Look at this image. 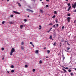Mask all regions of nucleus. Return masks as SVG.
Wrapping results in <instances>:
<instances>
[{"label": "nucleus", "mask_w": 76, "mask_h": 76, "mask_svg": "<svg viewBox=\"0 0 76 76\" xmlns=\"http://www.w3.org/2000/svg\"><path fill=\"white\" fill-rule=\"evenodd\" d=\"M41 29V27H40V28H39V29Z\"/></svg>", "instance_id": "46"}, {"label": "nucleus", "mask_w": 76, "mask_h": 76, "mask_svg": "<svg viewBox=\"0 0 76 76\" xmlns=\"http://www.w3.org/2000/svg\"><path fill=\"white\" fill-rule=\"evenodd\" d=\"M7 73H9V72L7 71Z\"/></svg>", "instance_id": "57"}, {"label": "nucleus", "mask_w": 76, "mask_h": 76, "mask_svg": "<svg viewBox=\"0 0 76 76\" xmlns=\"http://www.w3.org/2000/svg\"><path fill=\"white\" fill-rule=\"evenodd\" d=\"M56 24H55L53 26V28H56V26L55 25Z\"/></svg>", "instance_id": "34"}, {"label": "nucleus", "mask_w": 76, "mask_h": 76, "mask_svg": "<svg viewBox=\"0 0 76 76\" xmlns=\"http://www.w3.org/2000/svg\"><path fill=\"white\" fill-rule=\"evenodd\" d=\"M56 23H57V22H58V21H57V20H56Z\"/></svg>", "instance_id": "48"}, {"label": "nucleus", "mask_w": 76, "mask_h": 76, "mask_svg": "<svg viewBox=\"0 0 76 76\" xmlns=\"http://www.w3.org/2000/svg\"><path fill=\"white\" fill-rule=\"evenodd\" d=\"M64 26H63L62 27V29H64Z\"/></svg>", "instance_id": "42"}, {"label": "nucleus", "mask_w": 76, "mask_h": 76, "mask_svg": "<svg viewBox=\"0 0 76 76\" xmlns=\"http://www.w3.org/2000/svg\"><path fill=\"white\" fill-rule=\"evenodd\" d=\"M40 0V1H42V0Z\"/></svg>", "instance_id": "60"}, {"label": "nucleus", "mask_w": 76, "mask_h": 76, "mask_svg": "<svg viewBox=\"0 0 76 76\" xmlns=\"http://www.w3.org/2000/svg\"><path fill=\"white\" fill-rule=\"evenodd\" d=\"M68 72H71V70L70 69H69L68 70Z\"/></svg>", "instance_id": "36"}, {"label": "nucleus", "mask_w": 76, "mask_h": 76, "mask_svg": "<svg viewBox=\"0 0 76 76\" xmlns=\"http://www.w3.org/2000/svg\"><path fill=\"white\" fill-rule=\"evenodd\" d=\"M73 12H76V9Z\"/></svg>", "instance_id": "37"}, {"label": "nucleus", "mask_w": 76, "mask_h": 76, "mask_svg": "<svg viewBox=\"0 0 76 76\" xmlns=\"http://www.w3.org/2000/svg\"><path fill=\"white\" fill-rule=\"evenodd\" d=\"M72 7L74 9L76 8V2H75L74 4H72Z\"/></svg>", "instance_id": "2"}, {"label": "nucleus", "mask_w": 76, "mask_h": 76, "mask_svg": "<svg viewBox=\"0 0 76 76\" xmlns=\"http://www.w3.org/2000/svg\"><path fill=\"white\" fill-rule=\"evenodd\" d=\"M50 39H52V36H50Z\"/></svg>", "instance_id": "20"}, {"label": "nucleus", "mask_w": 76, "mask_h": 76, "mask_svg": "<svg viewBox=\"0 0 76 76\" xmlns=\"http://www.w3.org/2000/svg\"><path fill=\"white\" fill-rule=\"evenodd\" d=\"M52 28H50V29L49 30V31H50L52 29Z\"/></svg>", "instance_id": "41"}, {"label": "nucleus", "mask_w": 76, "mask_h": 76, "mask_svg": "<svg viewBox=\"0 0 76 76\" xmlns=\"http://www.w3.org/2000/svg\"><path fill=\"white\" fill-rule=\"evenodd\" d=\"M70 14L69 13L67 15V16H70Z\"/></svg>", "instance_id": "21"}, {"label": "nucleus", "mask_w": 76, "mask_h": 76, "mask_svg": "<svg viewBox=\"0 0 76 76\" xmlns=\"http://www.w3.org/2000/svg\"><path fill=\"white\" fill-rule=\"evenodd\" d=\"M49 25H53V24L52 23H50L49 24Z\"/></svg>", "instance_id": "31"}, {"label": "nucleus", "mask_w": 76, "mask_h": 76, "mask_svg": "<svg viewBox=\"0 0 76 76\" xmlns=\"http://www.w3.org/2000/svg\"><path fill=\"white\" fill-rule=\"evenodd\" d=\"M54 14H56V15H57V11H55L54 12Z\"/></svg>", "instance_id": "16"}, {"label": "nucleus", "mask_w": 76, "mask_h": 76, "mask_svg": "<svg viewBox=\"0 0 76 76\" xmlns=\"http://www.w3.org/2000/svg\"><path fill=\"white\" fill-rule=\"evenodd\" d=\"M64 39H63L61 41L62 42H64Z\"/></svg>", "instance_id": "25"}, {"label": "nucleus", "mask_w": 76, "mask_h": 76, "mask_svg": "<svg viewBox=\"0 0 76 76\" xmlns=\"http://www.w3.org/2000/svg\"><path fill=\"white\" fill-rule=\"evenodd\" d=\"M68 6H70V4L69 3L68 4Z\"/></svg>", "instance_id": "33"}, {"label": "nucleus", "mask_w": 76, "mask_h": 76, "mask_svg": "<svg viewBox=\"0 0 76 76\" xmlns=\"http://www.w3.org/2000/svg\"><path fill=\"white\" fill-rule=\"evenodd\" d=\"M25 67L26 68V67H28V65H26L25 66Z\"/></svg>", "instance_id": "27"}, {"label": "nucleus", "mask_w": 76, "mask_h": 76, "mask_svg": "<svg viewBox=\"0 0 76 76\" xmlns=\"http://www.w3.org/2000/svg\"><path fill=\"white\" fill-rule=\"evenodd\" d=\"M46 7H48V5H46Z\"/></svg>", "instance_id": "38"}, {"label": "nucleus", "mask_w": 76, "mask_h": 76, "mask_svg": "<svg viewBox=\"0 0 76 76\" xmlns=\"http://www.w3.org/2000/svg\"><path fill=\"white\" fill-rule=\"evenodd\" d=\"M11 72V73H13V72H14V70H13V69L12 70Z\"/></svg>", "instance_id": "17"}, {"label": "nucleus", "mask_w": 76, "mask_h": 76, "mask_svg": "<svg viewBox=\"0 0 76 76\" xmlns=\"http://www.w3.org/2000/svg\"><path fill=\"white\" fill-rule=\"evenodd\" d=\"M11 67L12 68H14V66L13 65H11Z\"/></svg>", "instance_id": "24"}, {"label": "nucleus", "mask_w": 76, "mask_h": 76, "mask_svg": "<svg viewBox=\"0 0 76 76\" xmlns=\"http://www.w3.org/2000/svg\"><path fill=\"white\" fill-rule=\"evenodd\" d=\"M21 44L22 45H23V44H24V42H22L21 43Z\"/></svg>", "instance_id": "19"}, {"label": "nucleus", "mask_w": 76, "mask_h": 76, "mask_svg": "<svg viewBox=\"0 0 76 76\" xmlns=\"http://www.w3.org/2000/svg\"><path fill=\"white\" fill-rule=\"evenodd\" d=\"M40 12H41V13H43V11L42 10H40Z\"/></svg>", "instance_id": "18"}, {"label": "nucleus", "mask_w": 76, "mask_h": 76, "mask_svg": "<svg viewBox=\"0 0 76 76\" xmlns=\"http://www.w3.org/2000/svg\"><path fill=\"white\" fill-rule=\"evenodd\" d=\"M76 20H75L74 21V23H75L76 22Z\"/></svg>", "instance_id": "53"}, {"label": "nucleus", "mask_w": 76, "mask_h": 76, "mask_svg": "<svg viewBox=\"0 0 76 76\" xmlns=\"http://www.w3.org/2000/svg\"><path fill=\"white\" fill-rule=\"evenodd\" d=\"M63 67L64 68V69H66L67 70L69 69V68H68L67 67H64V66H63Z\"/></svg>", "instance_id": "12"}, {"label": "nucleus", "mask_w": 76, "mask_h": 76, "mask_svg": "<svg viewBox=\"0 0 76 76\" xmlns=\"http://www.w3.org/2000/svg\"><path fill=\"white\" fill-rule=\"evenodd\" d=\"M56 42H55L53 44V45L54 46H55V45H56Z\"/></svg>", "instance_id": "29"}, {"label": "nucleus", "mask_w": 76, "mask_h": 76, "mask_svg": "<svg viewBox=\"0 0 76 76\" xmlns=\"http://www.w3.org/2000/svg\"><path fill=\"white\" fill-rule=\"evenodd\" d=\"M39 16H40V15H39Z\"/></svg>", "instance_id": "63"}, {"label": "nucleus", "mask_w": 76, "mask_h": 76, "mask_svg": "<svg viewBox=\"0 0 76 76\" xmlns=\"http://www.w3.org/2000/svg\"><path fill=\"white\" fill-rule=\"evenodd\" d=\"M56 18V15H54L52 17V18Z\"/></svg>", "instance_id": "26"}, {"label": "nucleus", "mask_w": 76, "mask_h": 76, "mask_svg": "<svg viewBox=\"0 0 76 76\" xmlns=\"http://www.w3.org/2000/svg\"><path fill=\"white\" fill-rule=\"evenodd\" d=\"M4 23H5V21H2V24H4Z\"/></svg>", "instance_id": "22"}, {"label": "nucleus", "mask_w": 76, "mask_h": 76, "mask_svg": "<svg viewBox=\"0 0 76 76\" xmlns=\"http://www.w3.org/2000/svg\"><path fill=\"white\" fill-rule=\"evenodd\" d=\"M21 50H24V48L23 47V46H21Z\"/></svg>", "instance_id": "13"}, {"label": "nucleus", "mask_w": 76, "mask_h": 76, "mask_svg": "<svg viewBox=\"0 0 76 76\" xmlns=\"http://www.w3.org/2000/svg\"><path fill=\"white\" fill-rule=\"evenodd\" d=\"M15 50L14 49V48H12V50L11 51L10 55V56H12L13 54V53H14V52H15Z\"/></svg>", "instance_id": "1"}, {"label": "nucleus", "mask_w": 76, "mask_h": 76, "mask_svg": "<svg viewBox=\"0 0 76 76\" xmlns=\"http://www.w3.org/2000/svg\"><path fill=\"white\" fill-rule=\"evenodd\" d=\"M20 27L21 29H22L23 28V26L21 25L20 26Z\"/></svg>", "instance_id": "11"}, {"label": "nucleus", "mask_w": 76, "mask_h": 76, "mask_svg": "<svg viewBox=\"0 0 76 76\" xmlns=\"http://www.w3.org/2000/svg\"><path fill=\"white\" fill-rule=\"evenodd\" d=\"M63 70L65 72V73H67V71H66V70H65L64 69H63Z\"/></svg>", "instance_id": "14"}, {"label": "nucleus", "mask_w": 76, "mask_h": 76, "mask_svg": "<svg viewBox=\"0 0 76 76\" xmlns=\"http://www.w3.org/2000/svg\"><path fill=\"white\" fill-rule=\"evenodd\" d=\"M2 60H4V57H3V58H2Z\"/></svg>", "instance_id": "49"}, {"label": "nucleus", "mask_w": 76, "mask_h": 76, "mask_svg": "<svg viewBox=\"0 0 76 76\" xmlns=\"http://www.w3.org/2000/svg\"><path fill=\"white\" fill-rule=\"evenodd\" d=\"M65 42H66V41H65Z\"/></svg>", "instance_id": "64"}, {"label": "nucleus", "mask_w": 76, "mask_h": 76, "mask_svg": "<svg viewBox=\"0 0 76 76\" xmlns=\"http://www.w3.org/2000/svg\"><path fill=\"white\" fill-rule=\"evenodd\" d=\"M39 53V52H38V50H36L35 53Z\"/></svg>", "instance_id": "15"}, {"label": "nucleus", "mask_w": 76, "mask_h": 76, "mask_svg": "<svg viewBox=\"0 0 76 76\" xmlns=\"http://www.w3.org/2000/svg\"><path fill=\"white\" fill-rule=\"evenodd\" d=\"M24 22H26L27 21V20L26 19H24Z\"/></svg>", "instance_id": "30"}, {"label": "nucleus", "mask_w": 76, "mask_h": 76, "mask_svg": "<svg viewBox=\"0 0 76 76\" xmlns=\"http://www.w3.org/2000/svg\"><path fill=\"white\" fill-rule=\"evenodd\" d=\"M71 9V6H70V7H69L67 11H69L70 10V9Z\"/></svg>", "instance_id": "10"}, {"label": "nucleus", "mask_w": 76, "mask_h": 76, "mask_svg": "<svg viewBox=\"0 0 76 76\" xmlns=\"http://www.w3.org/2000/svg\"><path fill=\"white\" fill-rule=\"evenodd\" d=\"M62 57H63V61H64V59H65V57H64V55L63 54L62 55Z\"/></svg>", "instance_id": "6"}, {"label": "nucleus", "mask_w": 76, "mask_h": 76, "mask_svg": "<svg viewBox=\"0 0 76 76\" xmlns=\"http://www.w3.org/2000/svg\"><path fill=\"white\" fill-rule=\"evenodd\" d=\"M58 24H56V26H57V27H58Z\"/></svg>", "instance_id": "45"}, {"label": "nucleus", "mask_w": 76, "mask_h": 76, "mask_svg": "<svg viewBox=\"0 0 76 76\" xmlns=\"http://www.w3.org/2000/svg\"><path fill=\"white\" fill-rule=\"evenodd\" d=\"M70 74L71 76H73V73H71Z\"/></svg>", "instance_id": "40"}, {"label": "nucleus", "mask_w": 76, "mask_h": 76, "mask_svg": "<svg viewBox=\"0 0 76 76\" xmlns=\"http://www.w3.org/2000/svg\"><path fill=\"white\" fill-rule=\"evenodd\" d=\"M66 1H68V0H66Z\"/></svg>", "instance_id": "61"}, {"label": "nucleus", "mask_w": 76, "mask_h": 76, "mask_svg": "<svg viewBox=\"0 0 76 76\" xmlns=\"http://www.w3.org/2000/svg\"><path fill=\"white\" fill-rule=\"evenodd\" d=\"M46 1H49V0H46Z\"/></svg>", "instance_id": "50"}, {"label": "nucleus", "mask_w": 76, "mask_h": 76, "mask_svg": "<svg viewBox=\"0 0 76 76\" xmlns=\"http://www.w3.org/2000/svg\"><path fill=\"white\" fill-rule=\"evenodd\" d=\"M1 50H2V51H3V50H4V48H1Z\"/></svg>", "instance_id": "35"}, {"label": "nucleus", "mask_w": 76, "mask_h": 76, "mask_svg": "<svg viewBox=\"0 0 76 76\" xmlns=\"http://www.w3.org/2000/svg\"><path fill=\"white\" fill-rule=\"evenodd\" d=\"M75 70H76V68L75 69Z\"/></svg>", "instance_id": "59"}, {"label": "nucleus", "mask_w": 76, "mask_h": 76, "mask_svg": "<svg viewBox=\"0 0 76 76\" xmlns=\"http://www.w3.org/2000/svg\"><path fill=\"white\" fill-rule=\"evenodd\" d=\"M39 63H42V61L41 60H40L39 61Z\"/></svg>", "instance_id": "32"}, {"label": "nucleus", "mask_w": 76, "mask_h": 76, "mask_svg": "<svg viewBox=\"0 0 76 76\" xmlns=\"http://www.w3.org/2000/svg\"><path fill=\"white\" fill-rule=\"evenodd\" d=\"M67 45H70V44H69V43H68V42H67Z\"/></svg>", "instance_id": "43"}, {"label": "nucleus", "mask_w": 76, "mask_h": 76, "mask_svg": "<svg viewBox=\"0 0 76 76\" xmlns=\"http://www.w3.org/2000/svg\"><path fill=\"white\" fill-rule=\"evenodd\" d=\"M39 27L40 28H41V25L39 26Z\"/></svg>", "instance_id": "47"}, {"label": "nucleus", "mask_w": 76, "mask_h": 76, "mask_svg": "<svg viewBox=\"0 0 76 76\" xmlns=\"http://www.w3.org/2000/svg\"><path fill=\"white\" fill-rule=\"evenodd\" d=\"M67 50H70V48H68L67 49Z\"/></svg>", "instance_id": "39"}, {"label": "nucleus", "mask_w": 76, "mask_h": 76, "mask_svg": "<svg viewBox=\"0 0 76 76\" xmlns=\"http://www.w3.org/2000/svg\"><path fill=\"white\" fill-rule=\"evenodd\" d=\"M71 19V18L70 17H69L67 18V20L68 21L69 23H70V19Z\"/></svg>", "instance_id": "3"}, {"label": "nucleus", "mask_w": 76, "mask_h": 76, "mask_svg": "<svg viewBox=\"0 0 76 76\" xmlns=\"http://www.w3.org/2000/svg\"><path fill=\"white\" fill-rule=\"evenodd\" d=\"M46 58H48V56H46Z\"/></svg>", "instance_id": "58"}, {"label": "nucleus", "mask_w": 76, "mask_h": 76, "mask_svg": "<svg viewBox=\"0 0 76 76\" xmlns=\"http://www.w3.org/2000/svg\"><path fill=\"white\" fill-rule=\"evenodd\" d=\"M27 17H28V18H29V15H28V16H27Z\"/></svg>", "instance_id": "56"}, {"label": "nucleus", "mask_w": 76, "mask_h": 76, "mask_svg": "<svg viewBox=\"0 0 76 76\" xmlns=\"http://www.w3.org/2000/svg\"><path fill=\"white\" fill-rule=\"evenodd\" d=\"M44 49H46V47H45L44 48Z\"/></svg>", "instance_id": "54"}, {"label": "nucleus", "mask_w": 76, "mask_h": 76, "mask_svg": "<svg viewBox=\"0 0 76 76\" xmlns=\"http://www.w3.org/2000/svg\"><path fill=\"white\" fill-rule=\"evenodd\" d=\"M47 53L48 54H50V50H48L47 51Z\"/></svg>", "instance_id": "9"}, {"label": "nucleus", "mask_w": 76, "mask_h": 76, "mask_svg": "<svg viewBox=\"0 0 76 76\" xmlns=\"http://www.w3.org/2000/svg\"><path fill=\"white\" fill-rule=\"evenodd\" d=\"M9 23H10V24H13L14 23H13V22L12 21V22L10 21Z\"/></svg>", "instance_id": "8"}, {"label": "nucleus", "mask_w": 76, "mask_h": 76, "mask_svg": "<svg viewBox=\"0 0 76 76\" xmlns=\"http://www.w3.org/2000/svg\"><path fill=\"white\" fill-rule=\"evenodd\" d=\"M27 11H28V12H31V13H33L34 12V11L32 10H30V9H26Z\"/></svg>", "instance_id": "4"}, {"label": "nucleus", "mask_w": 76, "mask_h": 76, "mask_svg": "<svg viewBox=\"0 0 76 76\" xmlns=\"http://www.w3.org/2000/svg\"><path fill=\"white\" fill-rule=\"evenodd\" d=\"M9 1V0H7V1Z\"/></svg>", "instance_id": "55"}, {"label": "nucleus", "mask_w": 76, "mask_h": 76, "mask_svg": "<svg viewBox=\"0 0 76 76\" xmlns=\"http://www.w3.org/2000/svg\"><path fill=\"white\" fill-rule=\"evenodd\" d=\"M30 44H31V45H32V46H33V47H34V45H33V44H32V42H30Z\"/></svg>", "instance_id": "7"}, {"label": "nucleus", "mask_w": 76, "mask_h": 76, "mask_svg": "<svg viewBox=\"0 0 76 76\" xmlns=\"http://www.w3.org/2000/svg\"><path fill=\"white\" fill-rule=\"evenodd\" d=\"M33 72H35V69H33Z\"/></svg>", "instance_id": "28"}, {"label": "nucleus", "mask_w": 76, "mask_h": 76, "mask_svg": "<svg viewBox=\"0 0 76 76\" xmlns=\"http://www.w3.org/2000/svg\"><path fill=\"white\" fill-rule=\"evenodd\" d=\"M50 30H49V31H48V32H50Z\"/></svg>", "instance_id": "52"}, {"label": "nucleus", "mask_w": 76, "mask_h": 76, "mask_svg": "<svg viewBox=\"0 0 76 76\" xmlns=\"http://www.w3.org/2000/svg\"><path fill=\"white\" fill-rule=\"evenodd\" d=\"M13 13H15V14H18V15H19L20 14V13L18 12L15 11H13Z\"/></svg>", "instance_id": "5"}, {"label": "nucleus", "mask_w": 76, "mask_h": 76, "mask_svg": "<svg viewBox=\"0 0 76 76\" xmlns=\"http://www.w3.org/2000/svg\"><path fill=\"white\" fill-rule=\"evenodd\" d=\"M2 0V1H3V0Z\"/></svg>", "instance_id": "62"}, {"label": "nucleus", "mask_w": 76, "mask_h": 76, "mask_svg": "<svg viewBox=\"0 0 76 76\" xmlns=\"http://www.w3.org/2000/svg\"><path fill=\"white\" fill-rule=\"evenodd\" d=\"M11 17L12 18V17H13V15H11Z\"/></svg>", "instance_id": "44"}, {"label": "nucleus", "mask_w": 76, "mask_h": 76, "mask_svg": "<svg viewBox=\"0 0 76 76\" xmlns=\"http://www.w3.org/2000/svg\"><path fill=\"white\" fill-rule=\"evenodd\" d=\"M65 51H66V52H68V51L67 50H65Z\"/></svg>", "instance_id": "51"}, {"label": "nucleus", "mask_w": 76, "mask_h": 76, "mask_svg": "<svg viewBox=\"0 0 76 76\" xmlns=\"http://www.w3.org/2000/svg\"><path fill=\"white\" fill-rule=\"evenodd\" d=\"M18 5L20 7L21 6V5H20V4L19 3H18Z\"/></svg>", "instance_id": "23"}]
</instances>
